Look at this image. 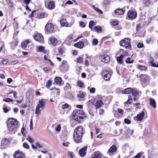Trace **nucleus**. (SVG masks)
I'll list each match as a JSON object with an SVG mask.
<instances>
[{
  "mask_svg": "<svg viewBox=\"0 0 158 158\" xmlns=\"http://www.w3.org/2000/svg\"><path fill=\"white\" fill-rule=\"evenodd\" d=\"M23 147L26 149H29V146L28 144L26 143H24L23 144Z\"/></svg>",
  "mask_w": 158,
  "mask_h": 158,
  "instance_id": "52",
  "label": "nucleus"
},
{
  "mask_svg": "<svg viewBox=\"0 0 158 158\" xmlns=\"http://www.w3.org/2000/svg\"><path fill=\"white\" fill-rule=\"evenodd\" d=\"M141 82L143 85L148 83L149 81V78L145 75L141 74L140 76Z\"/></svg>",
  "mask_w": 158,
  "mask_h": 158,
  "instance_id": "7",
  "label": "nucleus"
},
{
  "mask_svg": "<svg viewBox=\"0 0 158 158\" xmlns=\"http://www.w3.org/2000/svg\"><path fill=\"white\" fill-rule=\"evenodd\" d=\"M50 70L51 69L49 67H46L43 68L44 71L46 73H48Z\"/></svg>",
  "mask_w": 158,
  "mask_h": 158,
  "instance_id": "47",
  "label": "nucleus"
},
{
  "mask_svg": "<svg viewBox=\"0 0 158 158\" xmlns=\"http://www.w3.org/2000/svg\"><path fill=\"white\" fill-rule=\"evenodd\" d=\"M131 58L129 57H128L126 60L125 61L126 62L127 64L132 63H133V60H131Z\"/></svg>",
  "mask_w": 158,
  "mask_h": 158,
  "instance_id": "43",
  "label": "nucleus"
},
{
  "mask_svg": "<svg viewBox=\"0 0 158 158\" xmlns=\"http://www.w3.org/2000/svg\"><path fill=\"white\" fill-rule=\"evenodd\" d=\"M87 147H85L81 149L79 151V154L81 157L84 156L86 153Z\"/></svg>",
  "mask_w": 158,
  "mask_h": 158,
  "instance_id": "16",
  "label": "nucleus"
},
{
  "mask_svg": "<svg viewBox=\"0 0 158 158\" xmlns=\"http://www.w3.org/2000/svg\"><path fill=\"white\" fill-rule=\"evenodd\" d=\"M50 43L53 46L56 45L58 43V40L54 37L51 38L50 39Z\"/></svg>",
  "mask_w": 158,
  "mask_h": 158,
  "instance_id": "22",
  "label": "nucleus"
},
{
  "mask_svg": "<svg viewBox=\"0 0 158 158\" xmlns=\"http://www.w3.org/2000/svg\"><path fill=\"white\" fill-rule=\"evenodd\" d=\"M143 154V153L142 152L138 153L136 156H135L133 158H140L142 154Z\"/></svg>",
  "mask_w": 158,
  "mask_h": 158,
  "instance_id": "48",
  "label": "nucleus"
},
{
  "mask_svg": "<svg viewBox=\"0 0 158 158\" xmlns=\"http://www.w3.org/2000/svg\"><path fill=\"white\" fill-rule=\"evenodd\" d=\"M45 5L47 6V8L50 10L53 9L55 7V3L52 1H50L47 5L45 4Z\"/></svg>",
  "mask_w": 158,
  "mask_h": 158,
  "instance_id": "18",
  "label": "nucleus"
},
{
  "mask_svg": "<svg viewBox=\"0 0 158 158\" xmlns=\"http://www.w3.org/2000/svg\"><path fill=\"white\" fill-rule=\"evenodd\" d=\"M69 106L68 104L67 103H65L62 105L61 108L63 109H64L69 108Z\"/></svg>",
  "mask_w": 158,
  "mask_h": 158,
  "instance_id": "45",
  "label": "nucleus"
},
{
  "mask_svg": "<svg viewBox=\"0 0 158 158\" xmlns=\"http://www.w3.org/2000/svg\"><path fill=\"white\" fill-rule=\"evenodd\" d=\"M55 129L57 131H59L61 129V126L60 124H58L55 128Z\"/></svg>",
  "mask_w": 158,
  "mask_h": 158,
  "instance_id": "53",
  "label": "nucleus"
},
{
  "mask_svg": "<svg viewBox=\"0 0 158 158\" xmlns=\"http://www.w3.org/2000/svg\"><path fill=\"white\" fill-rule=\"evenodd\" d=\"M78 86L80 87H83L84 84L83 83L80 81H78L77 82Z\"/></svg>",
  "mask_w": 158,
  "mask_h": 158,
  "instance_id": "46",
  "label": "nucleus"
},
{
  "mask_svg": "<svg viewBox=\"0 0 158 158\" xmlns=\"http://www.w3.org/2000/svg\"><path fill=\"white\" fill-rule=\"evenodd\" d=\"M35 144L36 146L39 148H42V145L40 144V143L39 142H37L36 143H35Z\"/></svg>",
  "mask_w": 158,
  "mask_h": 158,
  "instance_id": "59",
  "label": "nucleus"
},
{
  "mask_svg": "<svg viewBox=\"0 0 158 158\" xmlns=\"http://www.w3.org/2000/svg\"><path fill=\"white\" fill-rule=\"evenodd\" d=\"M18 61L17 60H15L13 61H10V64H17L18 63Z\"/></svg>",
  "mask_w": 158,
  "mask_h": 158,
  "instance_id": "57",
  "label": "nucleus"
},
{
  "mask_svg": "<svg viewBox=\"0 0 158 158\" xmlns=\"http://www.w3.org/2000/svg\"><path fill=\"white\" fill-rule=\"evenodd\" d=\"M113 112L114 113L115 117H118V114L117 111L116 110H113Z\"/></svg>",
  "mask_w": 158,
  "mask_h": 158,
  "instance_id": "60",
  "label": "nucleus"
},
{
  "mask_svg": "<svg viewBox=\"0 0 158 158\" xmlns=\"http://www.w3.org/2000/svg\"><path fill=\"white\" fill-rule=\"evenodd\" d=\"M69 142L65 141L63 142L62 143L64 147H68L69 146Z\"/></svg>",
  "mask_w": 158,
  "mask_h": 158,
  "instance_id": "50",
  "label": "nucleus"
},
{
  "mask_svg": "<svg viewBox=\"0 0 158 158\" xmlns=\"http://www.w3.org/2000/svg\"><path fill=\"white\" fill-rule=\"evenodd\" d=\"M3 101L7 102H8L10 101L11 102H13V100H12V99L8 98H7L6 99H4L3 100Z\"/></svg>",
  "mask_w": 158,
  "mask_h": 158,
  "instance_id": "56",
  "label": "nucleus"
},
{
  "mask_svg": "<svg viewBox=\"0 0 158 158\" xmlns=\"http://www.w3.org/2000/svg\"><path fill=\"white\" fill-rule=\"evenodd\" d=\"M101 156L98 152H95L92 155V158H101Z\"/></svg>",
  "mask_w": 158,
  "mask_h": 158,
  "instance_id": "29",
  "label": "nucleus"
},
{
  "mask_svg": "<svg viewBox=\"0 0 158 158\" xmlns=\"http://www.w3.org/2000/svg\"><path fill=\"white\" fill-rule=\"evenodd\" d=\"M85 92H83L81 91H79L77 92V96L79 98H83L85 97Z\"/></svg>",
  "mask_w": 158,
  "mask_h": 158,
  "instance_id": "26",
  "label": "nucleus"
},
{
  "mask_svg": "<svg viewBox=\"0 0 158 158\" xmlns=\"http://www.w3.org/2000/svg\"><path fill=\"white\" fill-rule=\"evenodd\" d=\"M55 81L57 84L61 85L62 83V79L60 77H56L55 78Z\"/></svg>",
  "mask_w": 158,
  "mask_h": 158,
  "instance_id": "30",
  "label": "nucleus"
},
{
  "mask_svg": "<svg viewBox=\"0 0 158 158\" xmlns=\"http://www.w3.org/2000/svg\"><path fill=\"white\" fill-rule=\"evenodd\" d=\"M125 10L124 8L120 9L117 8L114 11V13L116 15H121L124 14Z\"/></svg>",
  "mask_w": 158,
  "mask_h": 158,
  "instance_id": "14",
  "label": "nucleus"
},
{
  "mask_svg": "<svg viewBox=\"0 0 158 158\" xmlns=\"http://www.w3.org/2000/svg\"><path fill=\"white\" fill-rule=\"evenodd\" d=\"M132 98L131 96H128V99L127 101L124 103V104H131V103L132 101Z\"/></svg>",
  "mask_w": 158,
  "mask_h": 158,
  "instance_id": "34",
  "label": "nucleus"
},
{
  "mask_svg": "<svg viewBox=\"0 0 158 158\" xmlns=\"http://www.w3.org/2000/svg\"><path fill=\"white\" fill-rule=\"evenodd\" d=\"M34 38L36 41L42 42L43 39V36L40 34L37 33L35 35Z\"/></svg>",
  "mask_w": 158,
  "mask_h": 158,
  "instance_id": "12",
  "label": "nucleus"
},
{
  "mask_svg": "<svg viewBox=\"0 0 158 158\" xmlns=\"http://www.w3.org/2000/svg\"><path fill=\"white\" fill-rule=\"evenodd\" d=\"M60 69L62 72H66L69 69V64L66 60H63L61 63V64L60 66Z\"/></svg>",
  "mask_w": 158,
  "mask_h": 158,
  "instance_id": "5",
  "label": "nucleus"
},
{
  "mask_svg": "<svg viewBox=\"0 0 158 158\" xmlns=\"http://www.w3.org/2000/svg\"><path fill=\"white\" fill-rule=\"evenodd\" d=\"M102 61L105 63H107L110 61L109 57L107 55H104L101 56Z\"/></svg>",
  "mask_w": 158,
  "mask_h": 158,
  "instance_id": "19",
  "label": "nucleus"
},
{
  "mask_svg": "<svg viewBox=\"0 0 158 158\" xmlns=\"http://www.w3.org/2000/svg\"><path fill=\"white\" fill-rule=\"evenodd\" d=\"M137 68L139 69L141 71L146 70L147 69V68L145 66H143L142 65H139L138 66Z\"/></svg>",
  "mask_w": 158,
  "mask_h": 158,
  "instance_id": "37",
  "label": "nucleus"
},
{
  "mask_svg": "<svg viewBox=\"0 0 158 158\" xmlns=\"http://www.w3.org/2000/svg\"><path fill=\"white\" fill-rule=\"evenodd\" d=\"M102 75L105 80L109 81L110 79L111 74V72L106 70H104L102 72Z\"/></svg>",
  "mask_w": 158,
  "mask_h": 158,
  "instance_id": "6",
  "label": "nucleus"
},
{
  "mask_svg": "<svg viewBox=\"0 0 158 158\" xmlns=\"http://www.w3.org/2000/svg\"><path fill=\"white\" fill-rule=\"evenodd\" d=\"M95 91V88L93 87L89 89V92L90 93H94Z\"/></svg>",
  "mask_w": 158,
  "mask_h": 158,
  "instance_id": "61",
  "label": "nucleus"
},
{
  "mask_svg": "<svg viewBox=\"0 0 158 158\" xmlns=\"http://www.w3.org/2000/svg\"><path fill=\"white\" fill-rule=\"evenodd\" d=\"M150 105L153 108L156 107V102L152 98H150Z\"/></svg>",
  "mask_w": 158,
  "mask_h": 158,
  "instance_id": "32",
  "label": "nucleus"
},
{
  "mask_svg": "<svg viewBox=\"0 0 158 158\" xmlns=\"http://www.w3.org/2000/svg\"><path fill=\"white\" fill-rule=\"evenodd\" d=\"M142 93L141 91H139L138 89L136 88H133L132 94L134 97H136L140 95Z\"/></svg>",
  "mask_w": 158,
  "mask_h": 158,
  "instance_id": "13",
  "label": "nucleus"
},
{
  "mask_svg": "<svg viewBox=\"0 0 158 158\" xmlns=\"http://www.w3.org/2000/svg\"><path fill=\"white\" fill-rule=\"evenodd\" d=\"M120 45L124 46L127 49L130 48L131 45L130 44V40L129 39H125L121 41Z\"/></svg>",
  "mask_w": 158,
  "mask_h": 158,
  "instance_id": "4",
  "label": "nucleus"
},
{
  "mask_svg": "<svg viewBox=\"0 0 158 158\" xmlns=\"http://www.w3.org/2000/svg\"><path fill=\"white\" fill-rule=\"evenodd\" d=\"M37 16L39 18H43L47 17V14L44 12H41L37 14Z\"/></svg>",
  "mask_w": 158,
  "mask_h": 158,
  "instance_id": "24",
  "label": "nucleus"
},
{
  "mask_svg": "<svg viewBox=\"0 0 158 158\" xmlns=\"http://www.w3.org/2000/svg\"><path fill=\"white\" fill-rule=\"evenodd\" d=\"M73 152H69L68 154V158H73Z\"/></svg>",
  "mask_w": 158,
  "mask_h": 158,
  "instance_id": "64",
  "label": "nucleus"
},
{
  "mask_svg": "<svg viewBox=\"0 0 158 158\" xmlns=\"http://www.w3.org/2000/svg\"><path fill=\"white\" fill-rule=\"evenodd\" d=\"M45 102L43 100H40L37 106L41 108V110H43L45 107Z\"/></svg>",
  "mask_w": 158,
  "mask_h": 158,
  "instance_id": "15",
  "label": "nucleus"
},
{
  "mask_svg": "<svg viewBox=\"0 0 158 158\" xmlns=\"http://www.w3.org/2000/svg\"><path fill=\"white\" fill-rule=\"evenodd\" d=\"M93 44L94 45H96L98 43V41L96 39H94L92 41Z\"/></svg>",
  "mask_w": 158,
  "mask_h": 158,
  "instance_id": "51",
  "label": "nucleus"
},
{
  "mask_svg": "<svg viewBox=\"0 0 158 158\" xmlns=\"http://www.w3.org/2000/svg\"><path fill=\"white\" fill-rule=\"evenodd\" d=\"M73 118L75 120L80 122L85 117V113L82 110H75L73 113Z\"/></svg>",
  "mask_w": 158,
  "mask_h": 158,
  "instance_id": "3",
  "label": "nucleus"
},
{
  "mask_svg": "<svg viewBox=\"0 0 158 158\" xmlns=\"http://www.w3.org/2000/svg\"><path fill=\"white\" fill-rule=\"evenodd\" d=\"M26 139L28 140L30 143H32L34 142V140L30 136H28Z\"/></svg>",
  "mask_w": 158,
  "mask_h": 158,
  "instance_id": "44",
  "label": "nucleus"
},
{
  "mask_svg": "<svg viewBox=\"0 0 158 158\" xmlns=\"http://www.w3.org/2000/svg\"><path fill=\"white\" fill-rule=\"evenodd\" d=\"M9 139H4L2 140L0 145V148L3 149L6 148L9 143Z\"/></svg>",
  "mask_w": 158,
  "mask_h": 158,
  "instance_id": "8",
  "label": "nucleus"
},
{
  "mask_svg": "<svg viewBox=\"0 0 158 158\" xmlns=\"http://www.w3.org/2000/svg\"><path fill=\"white\" fill-rule=\"evenodd\" d=\"M133 88H127L122 92L123 94H129L132 93Z\"/></svg>",
  "mask_w": 158,
  "mask_h": 158,
  "instance_id": "27",
  "label": "nucleus"
},
{
  "mask_svg": "<svg viewBox=\"0 0 158 158\" xmlns=\"http://www.w3.org/2000/svg\"><path fill=\"white\" fill-rule=\"evenodd\" d=\"M117 150V148L115 145H113L111 146L108 150L107 153L110 155L113 154V153L115 152Z\"/></svg>",
  "mask_w": 158,
  "mask_h": 158,
  "instance_id": "17",
  "label": "nucleus"
},
{
  "mask_svg": "<svg viewBox=\"0 0 158 158\" xmlns=\"http://www.w3.org/2000/svg\"><path fill=\"white\" fill-rule=\"evenodd\" d=\"M41 110V108H39L36 106L35 111V114L37 115L39 114L41 112V110Z\"/></svg>",
  "mask_w": 158,
  "mask_h": 158,
  "instance_id": "35",
  "label": "nucleus"
},
{
  "mask_svg": "<svg viewBox=\"0 0 158 158\" xmlns=\"http://www.w3.org/2000/svg\"><path fill=\"white\" fill-rule=\"evenodd\" d=\"M77 62L78 63H81L82 62V60H83V58H81L80 57H79L77 58Z\"/></svg>",
  "mask_w": 158,
  "mask_h": 158,
  "instance_id": "58",
  "label": "nucleus"
},
{
  "mask_svg": "<svg viewBox=\"0 0 158 158\" xmlns=\"http://www.w3.org/2000/svg\"><path fill=\"white\" fill-rule=\"evenodd\" d=\"M79 23V25L81 27H84L85 26V23L83 22H80Z\"/></svg>",
  "mask_w": 158,
  "mask_h": 158,
  "instance_id": "49",
  "label": "nucleus"
},
{
  "mask_svg": "<svg viewBox=\"0 0 158 158\" xmlns=\"http://www.w3.org/2000/svg\"><path fill=\"white\" fill-rule=\"evenodd\" d=\"M127 15L129 19H134L136 18L137 13L135 11L130 10L128 12Z\"/></svg>",
  "mask_w": 158,
  "mask_h": 158,
  "instance_id": "9",
  "label": "nucleus"
},
{
  "mask_svg": "<svg viewBox=\"0 0 158 158\" xmlns=\"http://www.w3.org/2000/svg\"><path fill=\"white\" fill-rule=\"evenodd\" d=\"M71 88V86L69 83H67L64 87V90H67Z\"/></svg>",
  "mask_w": 158,
  "mask_h": 158,
  "instance_id": "36",
  "label": "nucleus"
},
{
  "mask_svg": "<svg viewBox=\"0 0 158 158\" xmlns=\"http://www.w3.org/2000/svg\"><path fill=\"white\" fill-rule=\"evenodd\" d=\"M95 30L97 32H100L102 30L101 27L99 26H96L95 27Z\"/></svg>",
  "mask_w": 158,
  "mask_h": 158,
  "instance_id": "39",
  "label": "nucleus"
},
{
  "mask_svg": "<svg viewBox=\"0 0 158 158\" xmlns=\"http://www.w3.org/2000/svg\"><path fill=\"white\" fill-rule=\"evenodd\" d=\"M84 45V42L83 41H79L75 44L74 45L75 47L80 48H83Z\"/></svg>",
  "mask_w": 158,
  "mask_h": 158,
  "instance_id": "23",
  "label": "nucleus"
},
{
  "mask_svg": "<svg viewBox=\"0 0 158 158\" xmlns=\"http://www.w3.org/2000/svg\"><path fill=\"white\" fill-rule=\"evenodd\" d=\"M102 104V101L100 100L97 101L95 103V106L96 108H99Z\"/></svg>",
  "mask_w": 158,
  "mask_h": 158,
  "instance_id": "33",
  "label": "nucleus"
},
{
  "mask_svg": "<svg viewBox=\"0 0 158 158\" xmlns=\"http://www.w3.org/2000/svg\"><path fill=\"white\" fill-rule=\"evenodd\" d=\"M14 156L15 158H25L24 154L21 152L18 151L15 152Z\"/></svg>",
  "mask_w": 158,
  "mask_h": 158,
  "instance_id": "11",
  "label": "nucleus"
},
{
  "mask_svg": "<svg viewBox=\"0 0 158 158\" xmlns=\"http://www.w3.org/2000/svg\"><path fill=\"white\" fill-rule=\"evenodd\" d=\"M64 51V50L63 48H60L59 49V53L61 54H63Z\"/></svg>",
  "mask_w": 158,
  "mask_h": 158,
  "instance_id": "63",
  "label": "nucleus"
},
{
  "mask_svg": "<svg viewBox=\"0 0 158 158\" xmlns=\"http://www.w3.org/2000/svg\"><path fill=\"white\" fill-rule=\"evenodd\" d=\"M124 55H121L118 57L117 58V60L118 63L120 64H121L123 62V59L125 56Z\"/></svg>",
  "mask_w": 158,
  "mask_h": 158,
  "instance_id": "25",
  "label": "nucleus"
},
{
  "mask_svg": "<svg viewBox=\"0 0 158 158\" xmlns=\"http://www.w3.org/2000/svg\"><path fill=\"white\" fill-rule=\"evenodd\" d=\"M44 47L42 46H40L38 48V52H44Z\"/></svg>",
  "mask_w": 158,
  "mask_h": 158,
  "instance_id": "40",
  "label": "nucleus"
},
{
  "mask_svg": "<svg viewBox=\"0 0 158 158\" xmlns=\"http://www.w3.org/2000/svg\"><path fill=\"white\" fill-rule=\"evenodd\" d=\"M144 4L145 6H148L150 3V1L149 0H145L144 1Z\"/></svg>",
  "mask_w": 158,
  "mask_h": 158,
  "instance_id": "55",
  "label": "nucleus"
},
{
  "mask_svg": "<svg viewBox=\"0 0 158 158\" xmlns=\"http://www.w3.org/2000/svg\"><path fill=\"white\" fill-rule=\"evenodd\" d=\"M52 82L50 80H48L46 83V86L48 88H49L52 85Z\"/></svg>",
  "mask_w": 158,
  "mask_h": 158,
  "instance_id": "42",
  "label": "nucleus"
},
{
  "mask_svg": "<svg viewBox=\"0 0 158 158\" xmlns=\"http://www.w3.org/2000/svg\"><path fill=\"white\" fill-rule=\"evenodd\" d=\"M149 64L152 67H158V63L157 65H156V64L153 63L154 61V59L152 56H150L149 57Z\"/></svg>",
  "mask_w": 158,
  "mask_h": 158,
  "instance_id": "20",
  "label": "nucleus"
},
{
  "mask_svg": "<svg viewBox=\"0 0 158 158\" xmlns=\"http://www.w3.org/2000/svg\"><path fill=\"white\" fill-rule=\"evenodd\" d=\"M119 23L118 21H113L111 22L112 25L113 26H116Z\"/></svg>",
  "mask_w": 158,
  "mask_h": 158,
  "instance_id": "54",
  "label": "nucleus"
},
{
  "mask_svg": "<svg viewBox=\"0 0 158 158\" xmlns=\"http://www.w3.org/2000/svg\"><path fill=\"white\" fill-rule=\"evenodd\" d=\"M124 122L128 124H130L131 123V121L129 120L126 118L124 119Z\"/></svg>",
  "mask_w": 158,
  "mask_h": 158,
  "instance_id": "62",
  "label": "nucleus"
},
{
  "mask_svg": "<svg viewBox=\"0 0 158 158\" xmlns=\"http://www.w3.org/2000/svg\"><path fill=\"white\" fill-rule=\"evenodd\" d=\"M84 128L82 126L77 127L75 129L73 137L77 143H78L81 141V138L84 133Z\"/></svg>",
  "mask_w": 158,
  "mask_h": 158,
  "instance_id": "1",
  "label": "nucleus"
},
{
  "mask_svg": "<svg viewBox=\"0 0 158 158\" xmlns=\"http://www.w3.org/2000/svg\"><path fill=\"white\" fill-rule=\"evenodd\" d=\"M18 121L13 118H10L7 121V129L10 132L14 134L17 131L18 127Z\"/></svg>",
  "mask_w": 158,
  "mask_h": 158,
  "instance_id": "2",
  "label": "nucleus"
},
{
  "mask_svg": "<svg viewBox=\"0 0 158 158\" xmlns=\"http://www.w3.org/2000/svg\"><path fill=\"white\" fill-rule=\"evenodd\" d=\"M45 29L46 31L48 32L49 33L52 32L54 29L53 25L51 23H48L45 26Z\"/></svg>",
  "mask_w": 158,
  "mask_h": 158,
  "instance_id": "10",
  "label": "nucleus"
},
{
  "mask_svg": "<svg viewBox=\"0 0 158 158\" xmlns=\"http://www.w3.org/2000/svg\"><path fill=\"white\" fill-rule=\"evenodd\" d=\"M95 25V23L94 21H90L89 22V28L90 29H92V27L94 25Z\"/></svg>",
  "mask_w": 158,
  "mask_h": 158,
  "instance_id": "41",
  "label": "nucleus"
},
{
  "mask_svg": "<svg viewBox=\"0 0 158 158\" xmlns=\"http://www.w3.org/2000/svg\"><path fill=\"white\" fill-rule=\"evenodd\" d=\"M29 43V41L27 40L23 42L21 44V46L23 48H24L27 47V44Z\"/></svg>",
  "mask_w": 158,
  "mask_h": 158,
  "instance_id": "31",
  "label": "nucleus"
},
{
  "mask_svg": "<svg viewBox=\"0 0 158 158\" xmlns=\"http://www.w3.org/2000/svg\"><path fill=\"white\" fill-rule=\"evenodd\" d=\"M144 115L143 111H142L141 113L138 114L136 117V119L137 121H141L142 120Z\"/></svg>",
  "mask_w": 158,
  "mask_h": 158,
  "instance_id": "21",
  "label": "nucleus"
},
{
  "mask_svg": "<svg viewBox=\"0 0 158 158\" xmlns=\"http://www.w3.org/2000/svg\"><path fill=\"white\" fill-rule=\"evenodd\" d=\"M92 7L97 12H99L101 14L103 13V12L100 10H99L98 8L95 7V6L93 5Z\"/></svg>",
  "mask_w": 158,
  "mask_h": 158,
  "instance_id": "38",
  "label": "nucleus"
},
{
  "mask_svg": "<svg viewBox=\"0 0 158 158\" xmlns=\"http://www.w3.org/2000/svg\"><path fill=\"white\" fill-rule=\"evenodd\" d=\"M61 25L63 26H67L68 25L66 19H63L60 21Z\"/></svg>",
  "mask_w": 158,
  "mask_h": 158,
  "instance_id": "28",
  "label": "nucleus"
}]
</instances>
